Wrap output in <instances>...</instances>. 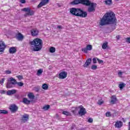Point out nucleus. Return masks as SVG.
Instances as JSON below:
<instances>
[{
    "label": "nucleus",
    "mask_w": 130,
    "mask_h": 130,
    "mask_svg": "<svg viewBox=\"0 0 130 130\" xmlns=\"http://www.w3.org/2000/svg\"><path fill=\"white\" fill-rule=\"evenodd\" d=\"M117 20L115 17V14L113 12L106 13L99 22L101 26L105 25H116Z\"/></svg>",
    "instance_id": "obj_1"
},
{
    "label": "nucleus",
    "mask_w": 130,
    "mask_h": 130,
    "mask_svg": "<svg viewBox=\"0 0 130 130\" xmlns=\"http://www.w3.org/2000/svg\"><path fill=\"white\" fill-rule=\"evenodd\" d=\"M29 45L31 47H33V51H40L42 49L43 41L39 38H37L30 41Z\"/></svg>",
    "instance_id": "obj_2"
},
{
    "label": "nucleus",
    "mask_w": 130,
    "mask_h": 130,
    "mask_svg": "<svg viewBox=\"0 0 130 130\" xmlns=\"http://www.w3.org/2000/svg\"><path fill=\"white\" fill-rule=\"evenodd\" d=\"M23 12H26V13L24 15V17H28V16H34L35 12L33 10H31L30 8H25L21 10Z\"/></svg>",
    "instance_id": "obj_3"
},
{
    "label": "nucleus",
    "mask_w": 130,
    "mask_h": 130,
    "mask_svg": "<svg viewBox=\"0 0 130 130\" xmlns=\"http://www.w3.org/2000/svg\"><path fill=\"white\" fill-rule=\"evenodd\" d=\"M80 10V9H77L75 8H71L70 9V14L74 15V16H76V17H79V15L81 12Z\"/></svg>",
    "instance_id": "obj_4"
},
{
    "label": "nucleus",
    "mask_w": 130,
    "mask_h": 130,
    "mask_svg": "<svg viewBox=\"0 0 130 130\" xmlns=\"http://www.w3.org/2000/svg\"><path fill=\"white\" fill-rule=\"evenodd\" d=\"M78 108L80 109L79 111H78V114L80 115V116H83V115H85V114L87 113L86 109H85L82 106H80Z\"/></svg>",
    "instance_id": "obj_5"
},
{
    "label": "nucleus",
    "mask_w": 130,
    "mask_h": 130,
    "mask_svg": "<svg viewBox=\"0 0 130 130\" xmlns=\"http://www.w3.org/2000/svg\"><path fill=\"white\" fill-rule=\"evenodd\" d=\"M90 7L88 8V12L89 13H92V12H95V8L96 7V6H97V4L95 3H91L90 4Z\"/></svg>",
    "instance_id": "obj_6"
},
{
    "label": "nucleus",
    "mask_w": 130,
    "mask_h": 130,
    "mask_svg": "<svg viewBox=\"0 0 130 130\" xmlns=\"http://www.w3.org/2000/svg\"><path fill=\"white\" fill-rule=\"evenodd\" d=\"M49 3V0H41L40 4L38 5L37 8L38 9H40V8H42L44 6L47 5Z\"/></svg>",
    "instance_id": "obj_7"
},
{
    "label": "nucleus",
    "mask_w": 130,
    "mask_h": 130,
    "mask_svg": "<svg viewBox=\"0 0 130 130\" xmlns=\"http://www.w3.org/2000/svg\"><path fill=\"white\" fill-rule=\"evenodd\" d=\"M29 119V115L28 114H24L23 115L21 118V121L23 123H25V122H27Z\"/></svg>",
    "instance_id": "obj_8"
},
{
    "label": "nucleus",
    "mask_w": 130,
    "mask_h": 130,
    "mask_svg": "<svg viewBox=\"0 0 130 130\" xmlns=\"http://www.w3.org/2000/svg\"><path fill=\"white\" fill-rule=\"evenodd\" d=\"M19 108L16 105H11L10 107V110L13 113H15L16 111H18Z\"/></svg>",
    "instance_id": "obj_9"
},
{
    "label": "nucleus",
    "mask_w": 130,
    "mask_h": 130,
    "mask_svg": "<svg viewBox=\"0 0 130 130\" xmlns=\"http://www.w3.org/2000/svg\"><path fill=\"white\" fill-rule=\"evenodd\" d=\"M88 50H92V45H87L86 48L82 49V51L85 53H88Z\"/></svg>",
    "instance_id": "obj_10"
},
{
    "label": "nucleus",
    "mask_w": 130,
    "mask_h": 130,
    "mask_svg": "<svg viewBox=\"0 0 130 130\" xmlns=\"http://www.w3.org/2000/svg\"><path fill=\"white\" fill-rule=\"evenodd\" d=\"M39 33V31L36 28L32 29L30 30V34L32 36H37Z\"/></svg>",
    "instance_id": "obj_11"
},
{
    "label": "nucleus",
    "mask_w": 130,
    "mask_h": 130,
    "mask_svg": "<svg viewBox=\"0 0 130 130\" xmlns=\"http://www.w3.org/2000/svg\"><path fill=\"white\" fill-rule=\"evenodd\" d=\"M117 102V98H116V95H113L111 97V101L110 103L111 104H115Z\"/></svg>",
    "instance_id": "obj_12"
},
{
    "label": "nucleus",
    "mask_w": 130,
    "mask_h": 130,
    "mask_svg": "<svg viewBox=\"0 0 130 130\" xmlns=\"http://www.w3.org/2000/svg\"><path fill=\"white\" fill-rule=\"evenodd\" d=\"M80 12H79V14L78 17H81V18H86L87 17V12L85 11H83V10L80 9Z\"/></svg>",
    "instance_id": "obj_13"
},
{
    "label": "nucleus",
    "mask_w": 130,
    "mask_h": 130,
    "mask_svg": "<svg viewBox=\"0 0 130 130\" xmlns=\"http://www.w3.org/2000/svg\"><path fill=\"white\" fill-rule=\"evenodd\" d=\"M123 125V123L121 122V121H117L115 124V127L117 128H120Z\"/></svg>",
    "instance_id": "obj_14"
},
{
    "label": "nucleus",
    "mask_w": 130,
    "mask_h": 130,
    "mask_svg": "<svg viewBox=\"0 0 130 130\" xmlns=\"http://www.w3.org/2000/svg\"><path fill=\"white\" fill-rule=\"evenodd\" d=\"M91 2L89 0H81V4L89 7L91 5Z\"/></svg>",
    "instance_id": "obj_15"
},
{
    "label": "nucleus",
    "mask_w": 130,
    "mask_h": 130,
    "mask_svg": "<svg viewBox=\"0 0 130 130\" xmlns=\"http://www.w3.org/2000/svg\"><path fill=\"white\" fill-rule=\"evenodd\" d=\"M6 48V44L4 42H0V52H4Z\"/></svg>",
    "instance_id": "obj_16"
},
{
    "label": "nucleus",
    "mask_w": 130,
    "mask_h": 130,
    "mask_svg": "<svg viewBox=\"0 0 130 130\" xmlns=\"http://www.w3.org/2000/svg\"><path fill=\"white\" fill-rule=\"evenodd\" d=\"M68 74L66 72H62L59 74V79H66Z\"/></svg>",
    "instance_id": "obj_17"
},
{
    "label": "nucleus",
    "mask_w": 130,
    "mask_h": 130,
    "mask_svg": "<svg viewBox=\"0 0 130 130\" xmlns=\"http://www.w3.org/2000/svg\"><path fill=\"white\" fill-rule=\"evenodd\" d=\"M91 62H92V59H87V60L86 61L85 63L83 65L84 68H87L88 67H89V66L91 64Z\"/></svg>",
    "instance_id": "obj_18"
},
{
    "label": "nucleus",
    "mask_w": 130,
    "mask_h": 130,
    "mask_svg": "<svg viewBox=\"0 0 130 130\" xmlns=\"http://www.w3.org/2000/svg\"><path fill=\"white\" fill-rule=\"evenodd\" d=\"M16 38L19 41H22L24 39V36L19 32L16 35Z\"/></svg>",
    "instance_id": "obj_19"
},
{
    "label": "nucleus",
    "mask_w": 130,
    "mask_h": 130,
    "mask_svg": "<svg viewBox=\"0 0 130 130\" xmlns=\"http://www.w3.org/2000/svg\"><path fill=\"white\" fill-rule=\"evenodd\" d=\"M7 95L10 96V95H14V94H16L17 93V90L12 89L11 90H9L7 91Z\"/></svg>",
    "instance_id": "obj_20"
},
{
    "label": "nucleus",
    "mask_w": 130,
    "mask_h": 130,
    "mask_svg": "<svg viewBox=\"0 0 130 130\" xmlns=\"http://www.w3.org/2000/svg\"><path fill=\"white\" fill-rule=\"evenodd\" d=\"M16 52H17V49H16V48L13 47L9 49V53L14 54V53H16Z\"/></svg>",
    "instance_id": "obj_21"
},
{
    "label": "nucleus",
    "mask_w": 130,
    "mask_h": 130,
    "mask_svg": "<svg viewBox=\"0 0 130 130\" xmlns=\"http://www.w3.org/2000/svg\"><path fill=\"white\" fill-rule=\"evenodd\" d=\"M79 4H81V0H74L70 3V5H79Z\"/></svg>",
    "instance_id": "obj_22"
},
{
    "label": "nucleus",
    "mask_w": 130,
    "mask_h": 130,
    "mask_svg": "<svg viewBox=\"0 0 130 130\" xmlns=\"http://www.w3.org/2000/svg\"><path fill=\"white\" fill-rule=\"evenodd\" d=\"M10 82H11V83L12 85H16V84H17V80L15 79H14L13 78H10Z\"/></svg>",
    "instance_id": "obj_23"
},
{
    "label": "nucleus",
    "mask_w": 130,
    "mask_h": 130,
    "mask_svg": "<svg viewBox=\"0 0 130 130\" xmlns=\"http://www.w3.org/2000/svg\"><path fill=\"white\" fill-rule=\"evenodd\" d=\"M103 49H106V48H108V43L107 42H105L103 44L102 46Z\"/></svg>",
    "instance_id": "obj_24"
},
{
    "label": "nucleus",
    "mask_w": 130,
    "mask_h": 130,
    "mask_svg": "<svg viewBox=\"0 0 130 130\" xmlns=\"http://www.w3.org/2000/svg\"><path fill=\"white\" fill-rule=\"evenodd\" d=\"M105 3L107 6H111L112 5V0H106Z\"/></svg>",
    "instance_id": "obj_25"
},
{
    "label": "nucleus",
    "mask_w": 130,
    "mask_h": 130,
    "mask_svg": "<svg viewBox=\"0 0 130 130\" xmlns=\"http://www.w3.org/2000/svg\"><path fill=\"white\" fill-rule=\"evenodd\" d=\"M27 96L29 99L33 100V99H34V98H35L34 94L32 93H28Z\"/></svg>",
    "instance_id": "obj_26"
},
{
    "label": "nucleus",
    "mask_w": 130,
    "mask_h": 130,
    "mask_svg": "<svg viewBox=\"0 0 130 130\" xmlns=\"http://www.w3.org/2000/svg\"><path fill=\"white\" fill-rule=\"evenodd\" d=\"M50 108V106H49V105H47L46 106H44L42 108V109L45 110V111H46L48 110V109H49Z\"/></svg>",
    "instance_id": "obj_27"
},
{
    "label": "nucleus",
    "mask_w": 130,
    "mask_h": 130,
    "mask_svg": "<svg viewBox=\"0 0 130 130\" xmlns=\"http://www.w3.org/2000/svg\"><path fill=\"white\" fill-rule=\"evenodd\" d=\"M23 102L25 104H30V102H31L29 100H28V99L24 98L23 99Z\"/></svg>",
    "instance_id": "obj_28"
},
{
    "label": "nucleus",
    "mask_w": 130,
    "mask_h": 130,
    "mask_svg": "<svg viewBox=\"0 0 130 130\" xmlns=\"http://www.w3.org/2000/svg\"><path fill=\"white\" fill-rule=\"evenodd\" d=\"M42 73H43V70L39 69L37 71V76H41V75H42Z\"/></svg>",
    "instance_id": "obj_29"
},
{
    "label": "nucleus",
    "mask_w": 130,
    "mask_h": 130,
    "mask_svg": "<svg viewBox=\"0 0 130 130\" xmlns=\"http://www.w3.org/2000/svg\"><path fill=\"white\" fill-rule=\"evenodd\" d=\"M42 88L44 89V90H47L48 89V85H47L46 83H44V84H43Z\"/></svg>",
    "instance_id": "obj_30"
},
{
    "label": "nucleus",
    "mask_w": 130,
    "mask_h": 130,
    "mask_svg": "<svg viewBox=\"0 0 130 130\" xmlns=\"http://www.w3.org/2000/svg\"><path fill=\"white\" fill-rule=\"evenodd\" d=\"M8 111L5 110H0V114H8Z\"/></svg>",
    "instance_id": "obj_31"
},
{
    "label": "nucleus",
    "mask_w": 130,
    "mask_h": 130,
    "mask_svg": "<svg viewBox=\"0 0 130 130\" xmlns=\"http://www.w3.org/2000/svg\"><path fill=\"white\" fill-rule=\"evenodd\" d=\"M49 51L51 53L55 52V48L54 47H51L49 49Z\"/></svg>",
    "instance_id": "obj_32"
},
{
    "label": "nucleus",
    "mask_w": 130,
    "mask_h": 130,
    "mask_svg": "<svg viewBox=\"0 0 130 130\" xmlns=\"http://www.w3.org/2000/svg\"><path fill=\"white\" fill-rule=\"evenodd\" d=\"M125 86V84L123 83L119 84V88H120V90H122V89H123V88H124Z\"/></svg>",
    "instance_id": "obj_33"
},
{
    "label": "nucleus",
    "mask_w": 130,
    "mask_h": 130,
    "mask_svg": "<svg viewBox=\"0 0 130 130\" xmlns=\"http://www.w3.org/2000/svg\"><path fill=\"white\" fill-rule=\"evenodd\" d=\"M16 84L19 87H23V86H24V83L21 82H16Z\"/></svg>",
    "instance_id": "obj_34"
},
{
    "label": "nucleus",
    "mask_w": 130,
    "mask_h": 130,
    "mask_svg": "<svg viewBox=\"0 0 130 130\" xmlns=\"http://www.w3.org/2000/svg\"><path fill=\"white\" fill-rule=\"evenodd\" d=\"M6 87L7 88H13V85H12V83L8 82H7Z\"/></svg>",
    "instance_id": "obj_35"
},
{
    "label": "nucleus",
    "mask_w": 130,
    "mask_h": 130,
    "mask_svg": "<svg viewBox=\"0 0 130 130\" xmlns=\"http://www.w3.org/2000/svg\"><path fill=\"white\" fill-rule=\"evenodd\" d=\"M103 103H104V101L102 100H99V101L98 102V104L99 105H102V104H103Z\"/></svg>",
    "instance_id": "obj_36"
},
{
    "label": "nucleus",
    "mask_w": 130,
    "mask_h": 130,
    "mask_svg": "<svg viewBox=\"0 0 130 130\" xmlns=\"http://www.w3.org/2000/svg\"><path fill=\"white\" fill-rule=\"evenodd\" d=\"M106 116H107V117H110V116H111V113H110V112H107L106 113Z\"/></svg>",
    "instance_id": "obj_37"
},
{
    "label": "nucleus",
    "mask_w": 130,
    "mask_h": 130,
    "mask_svg": "<svg viewBox=\"0 0 130 130\" xmlns=\"http://www.w3.org/2000/svg\"><path fill=\"white\" fill-rule=\"evenodd\" d=\"M5 73L6 75H10V74H12V72L10 70L5 71Z\"/></svg>",
    "instance_id": "obj_38"
},
{
    "label": "nucleus",
    "mask_w": 130,
    "mask_h": 130,
    "mask_svg": "<svg viewBox=\"0 0 130 130\" xmlns=\"http://www.w3.org/2000/svg\"><path fill=\"white\" fill-rule=\"evenodd\" d=\"M63 114H64V115H70L71 113H70V112H67V111H63L62 112Z\"/></svg>",
    "instance_id": "obj_39"
},
{
    "label": "nucleus",
    "mask_w": 130,
    "mask_h": 130,
    "mask_svg": "<svg viewBox=\"0 0 130 130\" xmlns=\"http://www.w3.org/2000/svg\"><path fill=\"white\" fill-rule=\"evenodd\" d=\"M87 121L89 123H92L93 122V119L92 118H88Z\"/></svg>",
    "instance_id": "obj_40"
},
{
    "label": "nucleus",
    "mask_w": 130,
    "mask_h": 130,
    "mask_svg": "<svg viewBox=\"0 0 130 130\" xmlns=\"http://www.w3.org/2000/svg\"><path fill=\"white\" fill-rule=\"evenodd\" d=\"M91 70H97V66L96 65L91 66Z\"/></svg>",
    "instance_id": "obj_41"
},
{
    "label": "nucleus",
    "mask_w": 130,
    "mask_h": 130,
    "mask_svg": "<svg viewBox=\"0 0 130 130\" xmlns=\"http://www.w3.org/2000/svg\"><path fill=\"white\" fill-rule=\"evenodd\" d=\"M122 72L121 71H119L118 73V76L120 77V78H121V77H122Z\"/></svg>",
    "instance_id": "obj_42"
},
{
    "label": "nucleus",
    "mask_w": 130,
    "mask_h": 130,
    "mask_svg": "<svg viewBox=\"0 0 130 130\" xmlns=\"http://www.w3.org/2000/svg\"><path fill=\"white\" fill-rule=\"evenodd\" d=\"M17 78L18 79L19 81H21V80H23V76L19 75L17 76Z\"/></svg>",
    "instance_id": "obj_43"
},
{
    "label": "nucleus",
    "mask_w": 130,
    "mask_h": 130,
    "mask_svg": "<svg viewBox=\"0 0 130 130\" xmlns=\"http://www.w3.org/2000/svg\"><path fill=\"white\" fill-rule=\"evenodd\" d=\"M126 42L130 43V37L125 38Z\"/></svg>",
    "instance_id": "obj_44"
},
{
    "label": "nucleus",
    "mask_w": 130,
    "mask_h": 130,
    "mask_svg": "<svg viewBox=\"0 0 130 130\" xmlns=\"http://www.w3.org/2000/svg\"><path fill=\"white\" fill-rule=\"evenodd\" d=\"M96 59H97V60H98V61L99 63H103V60H100V59H99V58H96Z\"/></svg>",
    "instance_id": "obj_45"
},
{
    "label": "nucleus",
    "mask_w": 130,
    "mask_h": 130,
    "mask_svg": "<svg viewBox=\"0 0 130 130\" xmlns=\"http://www.w3.org/2000/svg\"><path fill=\"white\" fill-rule=\"evenodd\" d=\"M21 4H26V0H19Z\"/></svg>",
    "instance_id": "obj_46"
},
{
    "label": "nucleus",
    "mask_w": 130,
    "mask_h": 130,
    "mask_svg": "<svg viewBox=\"0 0 130 130\" xmlns=\"http://www.w3.org/2000/svg\"><path fill=\"white\" fill-rule=\"evenodd\" d=\"M92 62L93 63H97V60H96V58H94L92 59Z\"/></svg>",
    "instance_id": "obj_47"
},
{
    "label": "nucleus",
    "mask_w": 130,
    "mask_h": 130,
    "mask_svg": "<svg viewBox=\"0 0 130 130\" xmlns=\"http://www.w3.org/2000/svg\"><path fill=\"white\" fill-rule=\"evenodd\" d=\"M0 93H1V94H5V93H6V91H5V90H0Z\"/></svg>",
    "instance_id": "obj_48"
},
{
    "label": "nucleus",
    "mask_w": 130,
    "mask_h": 130,
    "mask_svg": "<svg viewBox=\"0 0 130 130\" xmlns=\"http://www.w3.org/2000/svg\"><path fill=\"white\" fill-rule=\"evenodd\" d=\"M57 28L58 29H62V26H61V25H58L57 26Z\"/></svg>",
    "instance_id": "obj_49"
},
{
    "label": "nucleus",
    "mask_w": 130,
    "mask_h": 130,
    "mask_svg": "<svg viewBox=\"0 0 130 130\" xmlns=\"http://www.w3.org/2000/svg\"><path fill=\"white\" fill-rule=\"evenodd\" d=\"M116 38L118 40H119V39H120V36H117Z\"/></svg>",
    "instance_id": "obj_50"
},
{
    "label": "nucleus",
    "mask_w": 130,
    "mask_h": 130,
    "mask_svg": "<svg viewBox=\"0 0 130 130\" xmlns=\"http://www.w3.org/2000/svg\"><path fill=\"white\" fill-rule=\"evenodd\" d=\"M4 82H5V78H3L2 79L1 83H2V84H4Z\"/></svg>",
    "instance_id": "obj_51"
},
{
    "label": "nucleus",
    "mask_w": 130,
    "mask_h": 130,
    "mask_svg": "<svg viewBox=\"0 0 130 130\" xmlns=\"http://www.w3.org/2000/svg\"><path fill=\"white\" fill-rule=\"evenodd\" d=\"M128 130H130V122H128Z\"/></svg>",
    "instance_id": "obj_52"
},
{
    "label": "nucleus",
    "mask_w": 130,
    "mask_h": 130,
    "mask_svg": "<svg viewBox=\"0 0 130 130\" xmlns=\"http://www.w3.org/2000/svg\"><path fill=\"white\" fill-rule=\"evenodd\" d=\"M57 6H58L59 8H60V5L59 4H57Z\"/></svg>",
    "instance_id": "obj_53"
},
{
    "label": "nucleus",
    "mask_w": 130,
    "mask_h": 130,
    "mask_svg": "<svg viewBox=\"0 0 130 130\" xmlns=\"http://www.w3.org/2000/svg\"><path fill=\"white\" fill-rule=\"evenodd\" d=\"M75 112H76V111H73V113H75Z\"/></svg>",
    "instance_id": "obj_54"
},
{
    "label": "nucleus",
    "mask_w": 130,
    "mask_h": 130,
    "mask_svg": "<svg viewBox=\"0 0 130 130\" xmlns=\"http://www.w3.org/2000/svg\"><path fill=\"white\" fill-rule=\"evenodd\" d=\"M123 121H124V122H125V120H124V119H123Z\"/></svg>",
    "instance_id": "obj_55"
},
{
    "label": "nucleus",
    "mask_w": 130,
    "mask_h": 130,
    "mask_svg": "<svg viewBox=\"0 0 130 130\" xmlns=\"http://www.w3.org/2000/svg\"><path fill=\"white\" fill-rule=\"evenodd\" d=\"M0 83H1V80H0Z\"/></svg>",
    "instance_id": "obj_56"
}]
</instances>
